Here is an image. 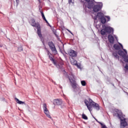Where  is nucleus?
<instances>
[{"mask_svg":"<svg viewBox=\"0 0 128 128\" xmlns=\"http://www.w3.org/2000/svg\"><path fill=\"white\" fill-rule=\"evenodd\" d=\"M116 112L114 114V116H118V118L120 120V128H124V127L128 126V122H126V119L124 118L123 119L122 118V112L120 110H118L116 109Z\"/></svg>","mask_w":128,"mask_h":128,"instance_id":"obj_1","label":"nucleus"},{"mask_svg":"<svg viewBox=\"0 0 128 128\" xmlns=\"http://www.w3.org/2000/svg\"><path fill=\"white\" fill-rule=\"evenodd\" d=\"M30 23L31 24V26H35L37 28V34L41 40L43 44H44V38L42 37V30L40 29V26L38 22H36V20L34 19H32L30 21Z\"/></svg>","mask_w":128,"mask_h":128,"instance_id":"obj_2","label":"nucleus"},{"mask_svg":"<svg viewBox=\"0 0 128 128\" xmlns=\"http://www.w3.org/2000/svg\"><path fill=\"white\" fill-rule=\"evenodd\" d=\"M92 18H94V22H96L98 21H96V18H98V20H100L102 24H106V19L104 16V14L102 12H98L96 16H94Z\"/></svg>","mask_w":128,"mask_h":128,"instance_id":"obj_3","label":"nucleus"},{"mask_svg":"<svg viewBox=\"0 0 128 128\" xmlns=\"http://www.w3.org/2000/svg\"><path fill=\"white\" fill-rule=\"evenodd\" d=\"M69 80L71 82V86L74 90H76L78 88V84L76 82V79L74 78V76L72 73H70L68 76Z\"/></svg>","mask_w":128,"mask_h":128,"instance_id":"obj_4","label":"nucleus"},{"mask_svg":"<svg viewBox=\"0 0 128 128\" xmlns=\"http://www.w3.org/2000/svg\"><path fill=\"white\" fill-rule=\"evenodd\" d=\"M84 103L88 110H90V112H92V104H94V102L92 99L88 98V100H84Z\"/></svg>","mask_w":128,"mask_h":128,"instance_id":"obj_5","label":"nucleus"},{"mask_svg":"<svg viewBox=\"0 0 128 128\" xmlns=\"http://www.w3.org/2000/svg\"><path fill=\"white\" fill-rule=\"evenodd\" d=\"M86 2H87L86 3L84 4V8H92V6H94V0H85Z\"/></svg>","mask_w":128,"mask_h":128,"instance_id":"obj_6","label":"nucleus"},{"mask_svg":"<svg viewBox=\"0 0 128 128\" xmlns=\"http://www.w3.org/2000/svg\"><path fill=\"white\" fill-rule=\"evenodd\" d=\"M48 44L54 54H58V51L56 50V46H54V44L52 42H48Z\"/></svg>","mask_w":128,"mask_h":128,"instance_id":"obj_7","label":"nucleus"},{"mask_svg":"<svg viewBox=\"0 0 128 128\" xmlns=\"http://www.w3.org/2000/svg\"><path fill=\"white\" fill-rule=\"evenodd\" d=\"M43 110L44 113L46 114V116L49 118H52V116H50V112H48V108L46 106V104H43Z\"/></svg>","mask_w":128,"mask_h":128,"instance_id":"obj_8","label":"nucleus"},{"mask_svg":"<svg viewBox=\"0 0 128 128\" xmlns=\"http://www.w3.org/2000/svg\"><path fill=\"white\" fill-rule=\"evenodd\" d=\"M102 3L100 2L99 4L94 6L93 10L94 12H100L102 10Z\"/></svg>","mask_w":128,"mask_h":128,"instance_id":"obj_9","label":"nucleus"},{"mask_svg":"<svg viewBox=\"0 0 128 128\" xmlns=\"http://www.w3.org/2000/svg\"><path fill=\"white\" fill-rule=\"evenodd\" d=\"M68 54L70 56H72V58H76L78 56L76 52L72 50H68Z\"/></svg>","mask_w":128,"mask_h":128,"instance_id":"obj_10","label":"nucleus"},{"mask_svg":"<svg viewBox=\"0 0 128 128\" xmlns=\"http://www.w3.org/2000/svg\"><path fill=\"white\" fill-rule=\"evenodd\" d=\"M49 58L50 60H51L52 62V64H54V66H56L58 68H60V66L58 64V63L56 62V61L54 60L52 57V56H50V55H49Z\"/></svg>","mask_w":128,"mask_h":128,"instance_id":"obj_11","label":"nucleus"},{"mask_svg":"<svg viewBox=\"0 0 128 128\" xmlns=\"http://www.w3.org/2000/svg\"><path fill=\"white\" fill-rule=\"evenodd\" d=\"M54 104L56 106H60L62 104V99H56L54 100Z\"/></svg>","mask_w":128,"mask_h":128,"instance_id":"obj_12","label":"nucleus"},{"mask_svg":"<svg viewBox=\"0 0 128 128\" xmlns=\"http://www.w3.org/2000/svg\"><path fill=\"white\" fill-rule=\"evenodd\" d=\"M108 40L110 44H114V37L112 34H109L108 36Z\"/></svg>","mask_w":128,"mask_h":128,"instance_id":"obj_13","label":"nucleus"},{"mask_svg":"<svg viewBox=\"0 0 128 128\" xmlns=\"http://www.w3.org/2000/svg\"><path fill=\"white\" fill-rule=\"evenodd\" d=\"M105 28L107 34H112V32H114V29L110 26H106L105 27Z\"/></svg>","mask_w":128,"mask_h":128,"instance_id":"obj_14","label":"nucleus"},{"mask_svg":"<svg viewBox=\"0 0 128 128\" xmlns=\"http://www.w3.org/2000/svg\"><path fill=\"white\" fill-rule=\"evenodd\" d=\"M92 106L96 110H100V105L94 102L92 104Z\"/></svg>","mask_w":128,"mask_h":128,"instance_id":"obj_15","label":"nucleus"},{"mask_svg":"<svg viewBox=\"0 0 128 128\" xmlns=\"http://www.w3.org/2000/svg\"><path fill=\"white\" fill-rule=\"evenodd\" d=\"M114 48L116 50H120L122 48V46L120 45H120H118V44H115L114 46Z\"/></svg>","mask_w":128,"mask_h":128,"instance_id":"obj_16","label":"nucleus"},{"mask_svg":"<svg viewBox=\"0 0 128 128\" xmlns=\"http://www.w3.org/2000/svg\"><path fill=\"white\" fill-rule=\"evenodd\" d=\"M70 60L72 64H73V66H75V64H78V61H76V60H74L72 58L70 59Z\"/></svg>","mask_w":128,"mask_h":128,"instance_id":"obj_17","label":"nucleus"},{"mask_svg":"<svg viewBox=\"0 0 128 128\" xmlns=\"http://www.w3.org/2000/svg\"><path fill=\"white\" fill-rule=\"evenodd\" d=\"M100 34L102 36H104V34H108L106 28L101 30Z\"/></svg>","mask_w":128,"mask_h":128,"instance_id":"obj_18","label":"nucleus"},{"mask_svg":"<svg viewBox=\"0 0 128 128\" xmlns=\"http://www.w3.org/2000/svg\"><path fill=\"white\" fill-rule=\"evenodd\" d=\"M15 100H16V102H17V104H24V102L20 101V100H18L17 98H16Z\"/></svg>","mask_w":128,"mask_h":128,"instance_id":"obj_19","label":"nucleus"},{"mask_svg":"<svg viewBox=\"0 0 128 128\" xmlns=\"http://www.w3.org/2000/svg\"><path fill=\"white\" fill-rule=\"evenodd\" d=\"M112 56H114V58H120V56H118V52H113Z\"/></svg>","mask_w":128,"mask_h":128,"instance_id":"obj_20","label":"nucleus"},{"mask_svg":"<svg viewBox=\"0 0 128 128\" xmlns=\"http://www.w3.org/2000/svg\"><path fill=\"white\" fill-rule=\"evenodd\" d=\"M24 50V48H22V46H20L18 47V52H22Z\"/></svg>","mask_w":128,"mask_h":128,"instance_id":"obj_21","label":"nucleus"},{"mask_svg":"<svg viewBox=\"0 0 128 128\" xmlns=\"http://www.w3.org/2000/svg\"><path fill=\"white\" fill-rule=\"evenodd\" d=\"M40 12H41L43 20H46V17L44 16V12L40 11Z\"/></svg>","mask_w":128,"mask_h":128,"instance_id":"obj_22","label":"nucleus"},{"mask_svg":"<svg viewBox=\"0 0 128 128\" xmlns=\"http://www.w3.org/2000/svg\"><path fill=\"white\" fill-rule=\"evenodd\" d=\"M81 84H82L83 86H86V81H84V80H82V81H81Z\"/></svg>","mask_w":128,"mask_h":128,"instance_id":"obj_23","label":"nucleus"},{"mask_svg":"<svg viewBox=\"0 0 128 128\" xmlns=\"http://www.w3.org/2000/svg\"><path fill=\"white\" fill-rule=\"evenodd\" d=\"M82 118H83L84 120H88V116H86V114H82Z\"/></svg>","mask_w":128,"mask_h":128,"instance_id":"obj_24","label":"nucleus"},{"mask_svg":"<svg viewBox=\"0 0 128 128\" xmlns=\"http://www.w3.org/2000/svg\"><path fill=\"white\" fill-rule=\"evenodd\" d=\"M75 66H77V68H80V64L76 63V64H75Z\"/></svg>","mask_w":128,"mask_h":128,"instance_id":"obj_25","label":"nucleus"},{"mask_svg":"<svg viewBox=\"0 0 128 128\" xmlns=\"http://www.w3.org/2000/svg\"><path fill=\"white\" fill-rule=\"evenodd\" d=\"M124 68L126 69V70H128V64H126L125 66H124Z\"/></svg>","mask_w":128,"mask_h":128,"instance_id":"obj_26","label":"nucleus"},{"mask_svg":"<svg viewBox=\"0 0 128 128\" xmlns=\"http://www.w3.org/2000/svg\"><path fill=\"white\" fill-rule=\"evenodd\" d=\"M106 18H108V22H110V18L108 16H106Z\"/></svg>","mask_w":128,"mask_h":128,"instance_id":"obj_27","label":"nucleus"},{"mask_svg":"<svg viewBox=\"0 0 128 128\" xmlns=\"http://www.w3.org/2000/svg\"><path fill=\"white\" fill-rule=\"evenodd\" d=\"M69 4H72V2H74V0H68Z\"/></svg>","mask_w":128,"mask_h":128,"instance_id":"obj_28","label":"nucleus"},{"mask_svg":"<svg viewBox=\"0 0 128 128\" xmlns=\"http://www.w3.org/2000/svg\"><path fill=\"white\" fill-rule=\"evenodd\" d=\"M47 52H48V56H50V54H50V51H48V50L47 51Z\"/></svg>","mask_w":128,"mask_h":128,"instance_id":"obj_29","label":"nucleus"},{"mask_svg":"<svg viewBox=\"0 0 128 128\" xmlns=\"http://www.w3.org/2000/svg\"><path fill=\"white\" fill-rule=\"evenodd\" d=\"M114 38H115L116 40H118V37H116V35L114 36Z\"/></svg>","mask_w":128,"mask_h":128,"instance_id":"obj_30","label":"nucleus"},{"mask_svg":"<svg viewBox=\"0 0 128 128\" xmlns=\"http://www.w3.org/2000/svg\"><path fill=\"white\" fill-rule=\"evenodd\" d=\"M44 20L46 21V24H48V20H46H46Z\"/></svg>","mask_w":128,"mask_h":128,"instance_id":"obj_31","label":"nucleus"},{"mask_svg":"<svg viewBox=\"0 0 128 128\" xmlns=\"http://www.w3.org/2000/svg\"><path fill=\"white\" fill-rule=\"evenodd\" d=\"M94 119L96 120V122H98V124H100V122H98V120H96V118H94Z\"/></svg>","mask_w":128,"mask_h":128,"instance_id":"obj_32","label":"nucleus"},{"mask_svg":"<svg viewBox=\"0 0 128 128\" xmlns=\"http://www.w3.org/2000/svg\"><path fill=\"white\" fill-rule=\"evenodd\" d=\"M68 32L70 34L72 33V32H70V30H67Z\"/></svg>","mask_w":128,"mask_h":128,"instance_id":"obj_33","label":"nucleus"},{"mask_svg":"<svg viewBox=\"0 0 128 128\" xmlns=\"http://www.w3.org/2000/svg\"><path fill=\"white\" fill-rule=\"evenodd\" d=\"M62 64H64V63L61 62V66H62Z\"/></svg>","mask_w":128,"mask_h":128,"instance_id":"obj_34","label":"nucleus"},{"mask_svg":"<svg viewBox=\"0 0 128 128\" xmlns=\"http://www.w3.org/2000/svg\"><path fill=\"white\" fill-rule=\"evenodd\" d=\"M60 88H62V86H60Z\"/></svg>","mask_w":128,"mask_h":128,"instance_id":"obj_35","label":"nucleus"},{"mask_svg":"<svg viewBox=\"0 0 128 128\" xmlns=\"http://www.w3.org/2000/svg\"><path fill=\"white\" fill-rule=\"evenodd\" d=\"M54 34L56 36H58L56 35V33H54Z\"/></svg>","mask_w":128,"mask_h":128,"instance_id":"obj_36","label":"nucleus"},{"mask_svg":"<svg viewBox=\"0 0 128 128\" xmlns=\"http://www.w3.org/2000/svg\"><path fill=\"white\" fill-rule=\"evenodd\" d=\"M0 46L2 48V45L0 44Z\"/></svg>","mask_w":128,"mask_h":128,"instance_id":"obj_37","label":"nucleus"},{"mask_svg":"<svg viewBox=\"0 0 128 128\" xmlns=\"http://www.w3.org/2000/svg\"><path fill=\"white\" fill-rule=\"evenodd\" d=\"M70 34H71L74 35V34H73L72 32H71V33H70Z\"/></svg>","mask_w":128,"mask_h":128,"instance_id":"obj_38","label":"nucleus"},{"mask_svg":"<svg viewBox=\"0 0 128 128\" xmlns=\"http://www.w3.org/2000/svg\"><path fill=\"white\" fill-rule=\"evenodd\" d=\"M39 2H40V0H38Z\"/></svg>","mask_w":128,"mask_h":128,"instance_id":"obj_39","label":"nucleus"},{"mask_svg":"<svg viewBox=\"0 0 128 128\" xmlns=\"http://www.w3.org/2000/svg\"><path fill=\"white\" fill-rule=\"evenodd\" d=\"M16 2H18V0H16Z\"/></svg>","mask_w":128,"mask_h":128,"instance_id":"obj_40","label":"nucleus"},{"mask_svg":"<svg viewBox=\"0 0 128 128\" xmlns=\"http://www.w3.org/2000/svg\"><path fill=\"white\" fill-rule=\"evenodd\" d=\"M18 0H17V2H18Z\"/></svg>","mask_w":128,"mask_h":128,"instance_id":"obj_41","label":"nucleus"}]
</instances>
